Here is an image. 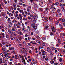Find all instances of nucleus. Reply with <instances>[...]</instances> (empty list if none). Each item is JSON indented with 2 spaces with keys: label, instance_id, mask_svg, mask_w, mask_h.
Here are the masks:
<instances>
[{
  "label": "nucleus",
  "instance_id": "nucleus-25",
  "mask_svg": "<svg viewBox=\"0 0 65 65\" xmlns=\"http://www.w3.org/2000/svg\"><path fill=\"white\" fill-rule=\"evenodd\" d=\"M36 38H37V39H38L39 40V39H40V37H39V36H36Z\"/></svg>",
  "mask_w": 65,
  "mask_h": 65
},
{
  "label": "nucleus",
  "instance_id": "nucleus-13",
  "mask_svg": "<svg viewBox=\"0 0 65 65\" xmlns=\"http://www.w3.org/2000/svg\"><path fill=\"white\" fill-rule=\"evenodd\" d=\"M58 15H59L60 17H62V13H59L58 14Z\"/></svg>",
  "mask_w": 65,
  "mask_h": 65
},
{
  "label": "nucleus",
  "instance_id": "nucleus-6",
  "mask_svg": "<svg viewBox=\"0 0 65 65\" xmlns=\"http://www.w3.org/2000/svg\"><path fill=\"white\" fill-rule=\"evenodd\" d=\"M32 28H34V30H36V29H37V27L36 26H32Z\"/></svg>",
  "mask_w": 65,
  "mask_h": 65
},
{
  "label": "nucleus",
  "instance_id": "nucleus-29",
  "mask_svg": "<svg viewBox=\"0 0 65 65\" xmlns=\"http://www.w3.org/2000/svg\"><path fill=\"white\" fill-rule=\"evenodd\" d=\"M2 35H3V37L4 38V37H5V36H4V33H2Z\"/></svg>",
  "mask_w": 65,
  "mask_h": 65
},
{
  "label": "nucleus",
  "instance_id": "nucleus-49",
  "mask_svg": "<svg viewBox=\"0 0 65 65\" xmlns=\"http://www.w3.org/2000/svg\"><path fill=\"white\" fill-rule=\"evenodd\" d=\"M45 60L46 61H48V58H46L45 59Z\"/></svg>",
  "mask_w": 65,
  "mask_h": 65
},
{
  "label": "nucleus",
  "instance_id": "nucleus-41",
  "mask_svg": "<svg viewBox=\"0 0 65 65\" xmlns=\"http://www.w3.org/2000/svg\"><path fill=\"white\" fill-rule=\"evenodd\" d=\"M40 10L41 11H43V9H40Z\"/></svg>",
  "mask_w": 65,
  "mask_h": 65
},
{
  "label": "nucleus",
  "instance_id": "nucleus-39",
  "mask_svg": "<svg viewBox=\"0 0 65 65\" xmlns=\"http://www.w3.org/2000/svg\"><path fill=\"white\" fill-rule=\"evenodd\" d=\"M21 13H22V15H24V11L23 10L22 11V12H21Z\"/></svg>",
  "mask_w": 65,
  "mask_h": 65
},
{
  "label": "nucleus",
  "instance_id": "nucleus-45",
  "mask_svg": "<svg viewBox=\"0 0 65 65\" xmlns=\"http://www.w3.org/2000/svg\"><path fill=\"white\" fill-rule=\"evenodd\" d=\"M3 53H4V54H6L7 53V52L6 51L5 52H4Z\"/></svg>",
  "mask_w": 65,
  "mask_h": 65
},
{
  "label": "nucleus",
  "instance_id": "nucleus-47",
  "mask_svg": "<svg viewBox=\"0 0 65 65\" xmlns=\"http://www.w3.org/2000/svg\"><path fill=\"white\" fill-rule=\"evenodd\" d=\"M2 50L3 52H4V51H5V50H4V48H2Z\"/></svg>",
  "mask_w": 65,
  "mask_h": 65
},
{
  "label": "nucleus",
  "instance_id": "nucleus-63",
  "mask_svg": "<svg viewBox=\"0 0 65 65\" xmlns=\"http://www.w3.org/2000/svg\"><path fill=\"white\" fill-rule=\"evenodd\" d=\"M61 65H63L64 64V63L63 62H62L60 63Z\"/></svg>",
  "mask_w": 65,
  "mask_h": 65
},
{
  "label": "nucleus",
  "instance_id": "nucleus-52",
  "mask_svg": "<svg viewBox=\"0 0 65 65\" xmlns=\"http://www.w3.org/2000/svg\"><path fill=\"white\" fill-rule=\"evenodd\" d=\"M29 53H32V51L30 50L29 51Z\"/></svg>",
  "mask_w": 65,
  "mask_h": 65
},
{
  "label": "nucleus",
  "instance_id": "nucleus-54",
  "mask_svg": "<svg viewBox=\"0 0 65 65\" xmlns=\"http://www.w3.org/2000/svg\"><path fill=\"white\" fill-rule=\"evenodd\" d=\"M58 41L59 43L61 42V41L60 40V39H58Z\"/></svg>",
  "mask_w": 65,
  "mask_h": 65
},
{
  "label": "nucleus",
  "instance_id": "nucleus-37",
  "mask_svg": "<svg viewBox=\"0 0 65 65\" xmlns=\"http://www.w3.org/2000/svg\"><path fill=\"white\" fill-rule=\"evenodd\" d=\"M17 55H15V59H16V60H17L18 59V57H17Z\"/></svg>",
  "mask_w": 65,
  "mask_h": 65
},
{
  "label": "nucleus",
  "instance_id": "nucleus-43",
  "mask_svg": "<svg viewBox=\"0 0 65 65\" xmlns=\"http://www.w3.org/2000/svg\"><path fill=\"white\" fill-rule=\"evenodd\" d=\"M6 37L7 38H8V37H9V36L7 35H6Z\"/></svg>",
  "mask_w": 65,
  "mask_h": 65
},
{
  "label": "nucleus",
  "instance_id": "nucleus-7",
  "mask_svg": "<svg viewBox=\"0 0 65 65\" xmlns=\"http://www.w3.org/2000/svg\"><path fill=\"white\" fill-rule=\"evenodd\" d=\"M61 10L60 9H59L57 10V12L58 13H60V12H61Z\"/></svg>",
  "mask_w": 65,
  "mask_h": 65
},
{
  "label": "nucleus",
  "instance_id": "nucleus-4",
  "mask_svg": "<svg viewBox=\"0 0 65 65\" xmlns=\"http://www.w3.org/2000/svg\"><path fill=\"white\" fill-rule=\"evenodd\" d=\"M19 57H20V58H19V59H21V58H22V60H24V57L23 56H22L20 54H19Z\"/></svg>",
  "mask_w": 65,
  "mask_h": 65
},
{
  "label": "nucleus",
  "instance_id": "nucleus-5",
  "mask_svg": "<svg viewBox=\"0 0 65 65\" xmlns=\"http://www.w3.org/2000/svg\"><path fill=\"white\" fill-rule=\"evenodd\" d=\"M60 36L61 37H62L63 36H65V34L63 33H61L60 34Z\"/></svg>",
  "mask_w": 65,
  "mask_h": 65
},
{
  "label": "nucleus",
  "instance_id": "nucleus-42",
  "mask_svg": "<svg viewBox=\"0 0 65 65\" xmlns=\"http://www.w3.org/2000/svg\"><path fill=\"white\" fill-rule=\"evenodd\" d=\"M28 40H30V39H32V38L31 37H28Z\"/></svg>",
  "mask_w": 65,
  "mask_h": 65
},
{
  "label": "nucleus",
  "instance_id": "nucleus-33",
  "mask_svg": "<svg viewBox=\"0 0 65 65\" xmlns=\"http://www.w3.org/2000/svg\"><path fill=\"white\" fill-rule=\"evenodd\" d=\"M27 18L28 20H31V18L29 16H28Z\"/></svg>",
  "mask_w": 65,
  "mask_h": 65
},
{
  "label": "nucleus",
  "instance_id": "nucleus-26",
  "mask_svg": "<svg viewBox=\"0 0 65 65\" xmlns=\"http://www.w3.org/2000/svg\"><path fill=\"white\" fill-rule=\"evenodd\" d=\"M55 5H59V3L58 2H56L55 3Z\"/></svg>",
  "mask_w": 65,
  "mask_h": 65
},
{
  "label": "nucleus",
  "instance_id": "nucleus-27",
  "mask_svg": "<svg viewBox=\"0 0 65 65\" xmlns=\"http://www.w3.org/2000/svg\"><path fill=\"white\" fill-rule=\"evenodd\" d=\"M42 45L43 46H45V43H42Z\"/></svg>",
  "mask_w": 65,
  "mask_h": 65
},
{
  "label": "nucleus",
  "instance_id": "nucleus-35",
  "mask_svg": "<svg viewBox=\"0 0 65 65\" xmlns=\"http://www.w3.org/2000/svg\"><path fill=\"white\" fill-rule=\"evenodd\" d=\"M12 31H15V30L14 28H12Z\"/></svg>",
  "mask_w": 65,
  "mask_h": 65
},
{
  "label": "nucleus",
  "instance_id": "nucleus-61",
  "mask_svg": "<svg viewBox=\"0 0 65 65\" xmlns=\"http://www.w3.org/2000/svg\"><path fill=\"white\" fill-rule=\"evenodd\" d=\"M48 2H50V3H51L52 2H51V1L50 0H49L48 1Z\"/></svg>",
  "mask_w": 65,
  "mask_h": 65
},
{
  "label": "nucleus",
  "instance_id": "nucleus-38",
  "mask_svg": "<svg viewBox=\"0 0 65 65\" xmlns=\"http://www.w3.org/2000/svg\"><path fill=\"white\" fill-rule=\"evenodd\" d=\"M8 21H9H9H11V20H10V18H9L7 20Z\"/></svg>",
  "mask_w": 65,
  "mask_h": 65
},
{
  "label": "nucleus",
  "instance_id": "nucleus-59",
  "mask_svg": "<svg viewBox=\"0 0 65 65\" xmlns=\"http://www.w3.org/2000/svg\"><path fill=\"white\" fill-rule=\"evenodd\" d=\"M2 16H3V17H5V14L4 13H3V14H2Z\"/></svg>",
  "mask_w": 65,
  "mask_h": 65
},
{
  "label": "nucleus",
  "instance_id": "nucleus-9",
  "mask_svg": "<svg viewBox=\"0 0 65 65\" xmlns=\"http://www.w3.org/2000/svg\"><path fill=\"white\" fill-rule=\"evenodd\" d=\"M16 26L17 27V28H20V25H19L18 23H17L16 24Z\"/></svg>",
  "mask_w": 65,
  "mask_h": 65
},
{
  "label": "nucleus",
  "instance_id": "nucleus-55",
  "mask_svg": "<svg viewBox=\"0 0 65 65\" xmlns=\"http://www.w3.org/2000/svg\"><path fill=\"white\" fill-rule=\"evenodd\" d=\"M27 43L29 46H30V45H31V44H30V43Z\"/></svg>",
  "mask_w": 65,
  "mask_h": 65
},
{
  "label": "nucleus",
  "instance_id": "nucleus-12",
  "mask_svg": "<svg viewBox=\"0 0 65 65\" xmlns=\"http://www.w3.org/2000/svg\"><path fill=\"white\" fill-rule=\"evenodd\" d=\"M50 48H51V49L52 50H56V48L52 47H50Z\"/></svg>",
  "mask_w": 65,
  "mask_h": 65
},
{
  "label": "nucleus",
  "instance_id": "nucleus-57",
  "mask_svg": "<svg viewBox=\"0 0 65 65\" xmlns=\"http://www.w3.org/2000/svg\"><path fill=\"white\" fill-rule=\"evenodd\" d=\"M13 6L14 7H15V6H16V4H14V5H13Z\"/></svg>",
  "mask_w": 65,
  "mask_h": 65
},
{
  "label": "nucleus",
  "instance_id": "nucleus-60",
  "mask_svg": "<svg viewBox=\"0 0 65 65\" xmlns=\"http://www.w3.org/2000/svg\"><path fill=\"white\" fill-rule=\"evenodd\" d=\"M46 57V56H43V59H45V58Z\"/></svg>",
  "mask_w": 65,
  "mask_h": 65
},
{
  "label": "nucleus",
  "instance_id": "nucleus-50",
  "mask_svg": "<svg viewBox=\"0 0 65 65\" xmlns=\"http://www.w3.org/2000/svg\"><path fill=\"white\" fill-rule=\"evenodd\" d=\"M34 6L35 7H37V5H35Z\"/></svg>",
  "mask_w": 65,
  "mask_h": 65
},
{
  "label": "nucleus",
  "instance_id": "nucleus-58",
  "mask_svg": "<svg viewBox=\"0 0 65 65\" xmlns=\"http://www.w3.org/2000/svg\"><path fill=\"white\" fill-rule=\"evenodd\" d=\"M18 31H19V32H21V31H22V30L20 29H19V30H18Z\"/></svg>",
  "mask_w": 65,
  "mask_h": 65
},
{
  "label": "nucleus",
  "instance_id": "nucleus-17",
  "mask_svg": "<svg viewBox=\"0 0 65 65\" xmlns=\"http://www.w3.org/2000/svg\"><path fill=\"white\" fill-rule=\"evenodd\" d=\"M27 9H29V10H30V9H31V6H30L29 7H28L27 8Z\"/></svg>",
  "mask_w": 65,
  "mask_h": 65
},
{
  "label": "nucleus",
  "instance_id": "nucleus-10",
  "mask_svg": "<svg viewBox=\"0 0 65 65\" xmlns=\"http://www.w3.org/2000/svg\"><path fill=\"white\" fill-rule=\"evenodd\" d=\"M18 34H19L20 35H23V34H22V32H18Z\"/></svg>",
  "mask_w": 65,
  "mask_h": 65
},
{
  "label": "nucleus",
  "instance_id": "nucleus-31",
  "mask_svg": "<svg viewBox=\"0 0 65 65\" xmlns=\"http://www.w3.org/2000/svg\"><path fill=\"white\" fill-rule=\"evenodd\" d=\"M59 23V20H57L56 21V23L57 24H58Z\"/></svg>",
  "mask_w": 65,
  "mask_h": 65
},
{
  "label": "nucleus",
  "instance_id": "nucleus-15",
  "mask_svg": "<svg viewBox=\"0 0 65 65\" xmlns=\"http://www.w3.org/2000/svg\"><path fill=\"white\" fill-rule=\"evenodd\" d=\"M2 58H1L0 59V64H2L3 63V62L2 61Z\"/></svg>",
  "mask_w": 65,
  "mask_h": 65
},
{
  "label": "nucleus",
  "instance_id": "nucleus-2",
  "mask_svg": "<svg viewBox=\"0 0 65 65\" xmlns=\"http://www.w3.org/2000/svg\"><path fill=\"white\" fill-rule=\"evenodd\" d=\"M49 10V8L47 7L45 9V12H46V13H47L48 11V10Z\"/></svg>",
  "mask_w": 65,
  "mask_h": 65
},
{
  "label": "nucleus",
  "instance_id": "nucleus-19",
  "mask_svg": "<svg viewBox=\"0 0 65 65\" xmlns=\"http://www.w3.org/2000/svg\"><path fill=\"white\" fill-rule=\"evenodd\" d=\"M50 55H51V56H53V53L52 51H50Z\"/></svg>",
  "mask_w": 65,
  "mask_h": 65
},
{
  "label": "nucleus",
  "instance_id": "nucleus-14",
  "mask_svg": "<svg viewBox=\"0 0 65 65\" xmlns=\"http://www.w3.org/2000/svg\"><path fill=\"white\" fill-rule=\"evenodd\" d=\"M50 62L51 64H52V65H53V64L54 63V62L53 60L51 61Z\"/></svg>",
  "mask_w": 65,
  "mask_h": 65
},
{
  "label": "nucleus",
  "instance_id": "nucleus-51",
  "mask_svg": "<svg viewBox=\"0 0 65 65\" xmlns=\"http://www.w3.org/2000/svg\"><path fill=\"white\" fill-rule=\"evenodd\" d=\"M8 27H9V28H11V26H10V25H8Z\"/></svg>",
  "mask_w": 65,
  "mask_h": 65
},
{
  "label": "nucleus",
  "instance_id": "nucleus-44",
  "mask_svg": "<svg viewBox=\"0 0 65 65\" xmlns=\"http://www.w3.org/2000/svg\"><path fill=\"white\" fill-rule=\"evenodd\" d=\"M15 22V20H13L12 21V23H14Z\"/></svg>",
  "mask_w": 65,
  "mask_h": 65
},
{
  "label": "nucleus",
  "instance_id": "nucleus-56",
  "mask_svg": "<svg viewBox=\"0 0 65 65\" xmlns=\"http://www.w3.org/2000/svg\"><path fill=\"white\" fill-rule=\"evenodd\" d=\"M27 14L28 15H30V12H28L27 13Z\"/></svg>",
  "mask_w": 65,
  "mask_h": 65
},
{
  "label": "nucleus",
  "instance_id": "nucleus-62",
  "mask_svg": "<svg viewBox=\"0 0 65 65\" xmlns=\"http://www.w3.org/2000/svg\"><path fill=\"white\" fill-rule=\"evenodd\" d=\"M55 65H58V63H54Z\"/></svg>",
  "mask_w": 65,
  "mask_h": 65
},
{
  "label": "nucleus",
  "instance_id": "nucleus-11",
  "mask_svg": "<svg viewBox=\"0 0 65 65\" xmlns=\"http://www.w3.org/2000/svg\"><path fill=\"white\" fill-rule=\"evenodd\" d=\"M12 33L13 34V35H14V36H17V34H16L15 32H12Z\"/></svg>",
  "mask_w": 65,
  "mask_h": 65
},
{
  "label": "nucleus",
  "instance_id": "nucleus-32",
  "mask_svg": "<svg viewBox=\"0 0 65 65\" xmlns=\"http://www.w3.org/2000/svg\"><path fill=\"white\" fill-rule=\"evenodd\" d=\"M62 22H65V19H64V18L62 19Z\"/></svg>",
  "mask_w": 65,
  "mask_h": 65
},
{
  "label": "nucleus",
  "instance_id": "nucleus-23",
  "mask_svg": "<svg viewBox=\"0 0 65 65\" xmlns=\"http://www.w3.org/2000/svg\"><path fill=\"white\" fill-rule=\"evenodd\" d=\"M61 9H62V10H63V11H64L65 8H64V7H62L61 8Z\"/></svg>",
  "mask_w": 65,
  "mask_h": 65
},
{
  "label": "nucleus",
  "instance_id": "nucleus-22",
  "mask_svg": "<svg viewBox=\"0 0 65 65\" xmlns=\"http://www.w3.org/2000/svg\"><path fill=\"white\" fill-rule=\"evenodd\" d=\"M59 61L60 62H61L62 61V59L61 57L59 58Z\"/></svg>",
  "mask_w": 65,
  "mask_h": 65
},
{
  "label": "nucleus",
  "instance_id": "nucleus-48",
  "mask_svg": "<svg viewBox=\"0 0 65 65\" xmlns=\"http://www.w3.org/2000/svg\"><path fill=\"white\" fill-rule=\"evenodd\" d=\"M25 14L26 15H27V12L26 11H25L24 12Z\"/></svg>",
  "mask_w": 65,
  "mask_h": 65
},
{
  "label": "nucleus",
  "instance_id": "nucleus-16",
  "mask_svg": "<svg viewBox=\"0 0 65 65\" xmlns=\"http://www.w3.org/2000/svg\"><path fill=\"white\" fill-rule=\"evenodd\" d=\"M8 32L10 34H12V32H11V31H10L9 30H8Z\"/></svg>",
  "mask_w": 65,
  "mask_h": 65
},
{
  "label": "nucleus",
  "instance_id": "nucleus-21",
  "mask_svg": "<svg viewBox=\"0 0 65 65\" xmlns=\"http://www.w3.org/2000/svg\"><path fill=\"white\" fill-rule=\"evenodd\" d=\"M43 40H46V38L44 37H43L42 39Z\"/></svg>",
  "mask_w": 65,
  "mask_h": 65
},
{
  "label": "nucleus",
  "instance_id": "nucleus-28",
  "mask_svg": "<svg viewBox=\"0 0 65 65\" xmlns=\"http://www.w3.org/2000/svg\"><path fill=\"white\" fill-rule=\"evenodd\" d=\"M33 18L34 19H36V16H34L33 17Z\"/></svg>",
  "mask_w": 65,
  "mask_h": 65
},
{
  "label": "nucleus",
  "instance_id": "nucleus-53",
  "mask_svg": "<svg viewBox=\"0 0 65 65\" xmlns=\"http://www.w3.org/2000/svg\"><path fill=\"white\" fill-rule=\"evenodd\" d=\"M20 19H20V21H22V19L23 18L22 17H20Z\"/></svg>",
  "mask_w": 65,
  "mask_h": 65
},
{
  "label": "nucleus",
  "instance_id": "nucleus-3",
  "mask_svg": "<svg viewBox=\"0 0 65 65\" xmlns=\"http://www.w3.org/2000/svg\"><path fill=\"white\" fill-rule=\"evenodd\" d=\"M50 9H52V11H55V8H54V7L53 6H51L50 8Z\"/></svg>",
  "mask_w": 65,
  "mask_h": 65
},
{
  "label": "nucleus",
  "instance_id": "nucleus-1",
  "mask_svg": "<svg viewBox=\"0 0 65 65\" xmlns=\"http://www.w3.org/2000/svg\"><path fill=\"white\" fill-rule=\"evenodd\" d=\"M51 29V30H52V32H55V31H54L55 30V28H54V25L53 24H52L50 25Z\"/></svg>",
  "mask_w": 65,
  "mask_h": 65
},
{
  "label": "nucleus",
  "instance_id": "nucleus-46",
  "mask_svg": "<svg viewBox=\"0 0 65 65\" xmlns=\"http://www.w3.org/2000/svg\"><path fill=\"white\" fill-rule=\"evenodd\" d=\"M18 13H19V11H17L15 12V13L16 14H18Z\"/></svg>",
  "mask_w": 65,
  "mask_h": 65
},
{
  "label": "nucleus",
  "instance_id": "nucleus-36",
  "mask_svg": "<svg viewBox=\"0 0 65 65\" xmlns=\"http://www.w3.org/2000/svg\"><path fill=\"white\" fill-rule=\"evenodd\" d=\"M22 15L20 14H19V17L20 18H22Z\"/></svg>",
  "mask_w": 65,
  "mask_h": 65
},
{
  "label": "nucleus",
  "instance_id": "nucleus-64",
  "mask_svg": "<svg viewBox=\"0 0 65 65\" xmlns=\"http://www.w3.org/2000/svg\"><path fill=\"white\" fill-rule=\"evenodd\" d=\"M31 33L32 35H33V33L32 32H31Z\"/></svg>",
  "mask_w": 65,
  "mask_h": 65
},
{
  "label": "nucleus",
  "instance_id": "nucleus-8",
  "mask_svg": "<svg viewBox=\"0 0 65 65\" xmlns=\"http://www.w3.org/2000/svg\"><path fill=\"white\" fill-rule=\"evenodd\" d=\"M35 24L34 22L32 23L31 24V26H32V27H34V26H35Z\"/></svg>",
  "mask_w": 65,
  "mask_h": 65
},
{
  "label": "nucleus",
  "instance_id": "nucleus-30",
  "mask_svg": "<svg viewBox=\"0 0 65 65\" xmlns=\"http://www.w3.org/2000/svg\"><path fill=\"white\" fill-rule=\"evenodd\" d=\"M11 50L13 51H14V48L13 47H11Z\"/></svg>",
  "mask_w": 65,
  "mask_h": 65
},
{
  "label": "nucleus",
  "instance_id": "nucleus-34",
  "mask_svg": "<svg viewBox=\"0 0 65 65\" xmlns=\"http://www.w3.org/2000/svg\"><path fill=\"white\" fill-rule=\"evenodd\" d=\"M9 24L10 25H12V22H9Z\"/></svg>",
  "mask_w": 65,
  "mask_h": 65
},
{
  "label": "nucleus",
  "instance_id": "nucleus-24",
  "mask_svg": "<svg viewBox=\"0 0 65 65\" xmlns=\"http://www.w3.org/2000/svg\"><path fill=\"white\" fill-rule=\"evenodd\" d=\"M4 2L5 4H7V2L5 0L4 1Z\"/></svg>",
  "mask_w": 65,
  "mask_h": 65
},
{
  "label": "nucleus",
  "instance_id": "nucleus-40",
  "mask_svg": "<svg viewBox=\"0 0 65 65\" xmlns=\"http://www.w3.org/2000/svg\"><path fill=\"white\" fill-rule=\"evenodd\" d=\"M44 19L45 20H47V18L46 17H45L44 18Z\"/></svg>",
  "mask_w": 65,
  "mask_h": 65
},
{
  "label": "nucleus",
  "instance_id": "nucleus-18",
  "mask_svg": "<svg viewBox=\"0 0 65 65\" xmlns=\"http://www.w3.org/2000/svg\"><path fill=\"white\" fill-rule=\"evenodd\" d=\"M47 51H48V52H50V51H51V49H50V48L48 47H47Z\"/></svg>",
  "mask_w": 65,
  "mask_h": 65
},
{
  "label": "nucleus",
  "instance_id": "nucleus-20",
  "mask_svg": "<svg viewBox=\"0 0 65 65\" xmlns=\"http://www.w3.org/2000/svg\"><path fill=\"white\" fill-rule=\"evenodd\" d=\"M41 52L42 53H44L45 52V51L43 49L41 50Z\"/></svg>",
  "mask_w": 65,
  "mask_h": 65
}]
</instances>
